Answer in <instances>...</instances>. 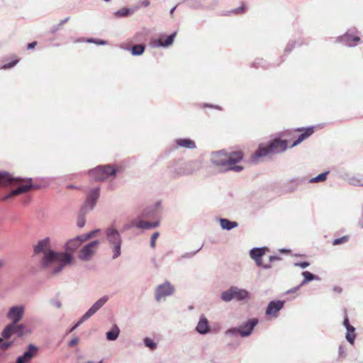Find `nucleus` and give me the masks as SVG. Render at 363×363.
Segmentation results:
<instances>
[{
  "mask_svg": "<svg viewBox=\"0 0 363 363\" xmlns=\"http://www.w3.org/2000/svg\"><path fill=\"white\" fill-rule=\"evenodd\" d=\"M33 252L34 255H38L40 253L43 254L40 261V266L43 269H48L52 264H56L52 270V274H54L60 272L64 267L69 264L72 260V257L69 254H62L52 250L50 249V238L40 240L33 246Z\"/></svg>",
  "mask_w": 363,
  "mask_h": 363,
  "instance_id": "f257e3e1",
  "label": "nucleus"
},
{
  "mask_svg": "<svg viewBox=\"0 0 363 363\" xmlns=\"http://www.w3.org/2000/svg\"><path fill=\"white\" fill-rule=\"evenodd\" d=\"M23 179L19 177H14L6 172H0V186H18L15 189H13L10 193L4 195L2 198V201H8L13 196H18L23 193L28 191L32 188L31 179L28 180V183L23 184Z\"/></svg>",
  "mask_w": 363,
  "mask_h": 363,
  "instance_id": "f03ea898",
  "label": "nucleus"
},
{
  "mask_svg": "<svg viewBox=\"0 0 363 363\" xmlns=\"http://www.w3.org/2000/svg\"><path fill=\"white\" fill-rule=\"evenodd\" d=\"M105 242L112 252V259H116L122 254L123 237L116 228V223H112L104 230Z\"/></svg>",
  "mask_w": 363,
  "mask_h": 363,
  "instance_id": "7ed1b4c3",
  "label": "nucleus"
},
{
  "mask_svg": "<svg viewBox=\"0 0 363 363\" xmlns=\"http://www.w3.org/2000/svg\"><path fill=\"white\" fill-rule=\"evenodd\" d=\"M287 148V141L286 140L275 139L271 141L268 145H260L257 151L251 156V161L254 163H258L261 158L267 156L271 153H280L285 151Z\"/></svg>",
  "mask_w": 363,
  "mask_h": 363,
  "instance_id": "20e7f679",
  "label": "nucleus"
},
{
  "mask_svg": "<svg viewBox=\"0 0 363 363\" xmlns=\"http://www.w3.org/2000/svg\"><path fill=\"white\" fill-rule=\"evenodd\" d=\"M242 159L241 152H233L228 154L225 150H219L211 153V162L218 167L226 169L227 167L230 164H236Z\"/></svg>",
  "mask_w": 363,
  "mask_h": 363,
  "instance_id": "39448f33",
  "label": "nucleus"
},
{
  "mask_svg": "<svg viewBox=\"0 0 363 363\" xmlns=\"http://www.w3.org/2000/svg\"><path fill=\"white\" fill-rule=\"evenodd\" d=\"M199 169L198 162L191 160L186 162L177 161L168 167V171L172 177L177 178L191 175Z\"/></svg>",
  "mask_w": 363,
  "mask_h": 363,
  "instance_id": "423d86ee",
  "label": "nucleus"
},
{
  "mask_svg": "<svg viewBox=\"0 0 363 363\" xmlns=\"http://www.w3.org/2000/svg\"><path fill=\"white\" fill-rule=\"evenodd\" d=\"M116 173V169L110 164L99 165L89 171V176L95 181H104L110 177L115 176Z\"/></svg>",
  "mask_w": 363,
  "mask_h": 363,
  "instance_id": "0eeeda50",
  "label": "nucleus"
},
{
  "mask_svg": "<svg viewBox=\"0 0 363 363\" xmlns=\"http://www.w3.org/2000/svg\"><path fill=\"white\" fill-rule=\"evenodd\" d=\"M174 291V286L169 281H165L155 287V299L157 302L164 301L167 297L173 295Z\"/></svg>",
  "mask_w": 363,
  "mask_h": 363,
  "instance_id": "6e6552de",
  "label": "nucleus"
},
{
  "mask_svg": "<svg viewBox=\"0 0 363 363\" xmlns=\"http://www.w3.org/2000/svg\"><path fill=\"white\" fill-rule=\"evenodd\" d=\"M99 245V241L93 240L88 244L84 245L79 250L78 258L83 262H89L94 257Z\"/></svg>",
  "mask_w": 363,
  "mask_h": 363,
  "instance_id": "1a4fd4ad",
  "label": "nucleus"
},
{
  "mask_svg": "<svg viewBox=\"0 0 363 363\" xmlns=\"http://www.w3.org/2000/svg\"><path fill=\"white\" fill-rule=\"evenodd\" d=\"M99 196L100 189L99 187L90 189L86 195V200L80 211L86 213L92 211L96 204Z\"/></svg>",
  "mask_w": 363,
  "mask_h": 363,
  "instance_id": "9d476101",
  "label": "nucleus"
},
{
  "mask_svg": "<svg viewBox=\"0 0 363 363\" xmlns=\"http://www.w3.org/2000/svg\"><path fill=\"white\" fill-rule=\"evenodd\" d=\"M26 307L23 305H16L11 307L7 313V318L11 320L10 323H18L23 318Z\"/></svg>",
  "mask_w": 363,
  "mask_h": 363,
  "instance_id": "9b49d317",
  "label": "nucleus"
},
{
  "mask_svg": "<svg viewBox=\"0 0 363 363\" xmlns=\"http://www.w3.org/2000/svg\"><path fill=\"white\" fill-rule=\"evenodd\" d=\"M257 323V318L249 319L247 321L239 326V335L242 337L250 336Z\"/></svg>",
  "mask_w": 363,
  "mask_h": 363,
  "instance_id": "f8f14e48",
  "label": "nucleus"
},
{
  "mask_svg": "<svg viewBox=\"0 0 363 363\" xmlns=\"http://www.w3.org/2000/svg\"><path fill=\"white\" fill-rule=\"evenodd\" d=\"M108 296H104L98 299L90 308L84 314V319H89L99 311L108 301Z\"/></svg>",
  "mask_w": 363,
  "mask_h": 363,
  "instance_id": "ddd939ff",
  "label": "nucleus"
},
{
  "mask_svg": "<svg viewBox=\"0 0 363 363\" xmlns=\"http://www.w3.org/2000/svg\"><path fill=\"white\" fill-rule=\"evenodd\" d=\"M38 350V348L35 345L30 344L28 350L22 355L17 357L16 363H28L36 354Z\"/></svg>",
  "mask_w": 363,
  "mask_h": 363,
  "instance_id": "4468645a",
  "label": "nucleus"
},
{
  "mask_svg": "<svg viewBox=\"0 0 363 363\" xmlns=\"http://www.w3.org/2000/svg\"><path fill=\"white\" fill-rule=\"evenodd\" d=\"M195 330L197 333L204 335L211 333V328L207 318L203 315L199 316V322L196 326Z\"/></svg>",
  "mask_w": 363,
  "mask_h": 363,
  "instance_id": "2eb2a0df",
  "label": "nucleus"
},
{
  "mask_svg": "<svg viewBox=\"0 0 363 363\" xmlns=\"http://www.w3.org/2000/svg\"><path fill=\"white\" fill-rule=\"evenodd\" d=\"M306 182V179L303 177H296L291 179L283 184L284 190L286 193L294 192L299 185Z\"/></svg>",
  "mask_w": 363,
  "mask_h": 363,
  "instance_id": "dca6fc26",
  "label": "nucleus"
},
{
  "mask_svg": "<svg viewBox=\"0 0 363 363\" xmlns=\"http://www.w3.org/2000/svg\"><path fill=\"white\" fill-rule=\"evenodd\" d=\"M284 301H270L266 309V314L277 318L278 312L284 307Z\"/></svg>",
  "mask_w": 363,
  "mask_h": 363,
  "instance_id": "f3484780",
  "label": "nucleus"
},
{
  "mask_svg": "<svg viewBox=\"0 0 363 363\" xmlns=\"http://www.w3.org/2000/svg\"><path fill=\"white\" fill-rule=\"evenodd\" d=\"M266 250L267 247H255L250 250V256L257 266L262 265V257L264 255Z\"/></svg>",
  "mask_w": 363,
  "mask_h": 363,
  "instance_id": "a211bd4d",
  "label": "nucleus"
},
{
  "mask_svg": "<svg viewBox=\"0 0 363 363\" xmlns=\"http://www.w3.org/2000/svg\"><path fill=\"white\" fill-rule=\"evenodd\" d=\"M176 33H173L171 35L167 36L165 39L163 38H160L157 40L152 43V46L155 48L163 47L167 48L172 45L174 40L176 36Z\"/></svg>",
  "mask_w": 363,
  "mask_h": 363,
  "instance_id": "6ab92c4d",
  "label": "nucleus"
},
{
  "mask_svg": "<svg viewBox=\"0 0 363 363\" xmlns=\"http://www.w3.org/2000/svg\"><path fill=\"white\" fill-rule=\"evenodd\" d=\"M337 40L339 42L344 43L347 46L352 47L356 45L360 38L358 36H352V35L347 33L342 36L338 37Z\"/></svg>",
  "mask_w": 363,
  "mask_h": 363,
  "instance_id": "aec40b11",
  "label": "nucleus"
},
{
  "mask_svg": "<svg viewBox=\"0 0 363 363\" xmlns=\"http://www.w3.org/2000/svg\"><path fill=\"white\" fill-rule=\"evenodd\" d=\"M234 299L242 301L250 298V293L244 289H240L238 286H233Z\"/></svg>",
  "mask_w": 363,
  "mask_h": 363,
  "instance_id": "412c9836",
  "label": "nucleus"
},
{
  "mask_svg": "<svg viewBox=\"0 0 363 363\" xmlns=\"http://www.w3.org/2000/svg\"><path fill=\"white\" fill-rule=\"evenodd\" d=\"M175 143L180 147H184L189 150H194L196 147V143L194 140L189 138H179L175 140Z\"/></svg>",
  "mask_w": 363,
  "mask_h": 363,
  "instance_id": "4be33fe9",
  "label": "nucleus"
},
{
  "mask_svg": "<svg viewBox=\"0 0 363 363\" xmlns=\"http://www.w3.org/2000/svg\"><path fill=\"white\" fill-rule=\"evenodd\" d=\"M81 245L79 243V239H77L76 238L69 240L66 243V250L67 252L65 254H69L72 257V253L74 252L77 249L79 248V247Z\"/></svg>",
  "mask_w": 363,
  "mask_h": 363,
  "instance_id": "5701e85b",
  "label": "nucleus"
},
{
  "mask_svg": "<svg viewBox=\"0 0 363 363\" xmlns=\"http://www.w3.org/2000/svg\"><path fill=\"white\" fill-rule=\"evenodd\" d=\"M313 132L314 130L313 127L307 128L303 133H301L298 136V139L293 143V144L291 145V147H294L299 145L302 141H303L310 135H311L313 133Z\"/></svg>",
  "mask_w": 363,
  "mask_h": 363,
  "instance_id": "b1692460",
  "label": "nucleus"
},
{
  "mask_svg": "<svg viewBox=\"0 0 363 363\" xmlns=\"http://www.w3.org/2000/svg\"><path fill=\"white\" fill-rule=\"evenodd\" d=\"M220 224L223 230H230L238 226V223L235 221H231L227 218H220Z\"/></svg>",
  "mask_w": 363,
  "mask_h": 363,
  "instance_id": "393cba45",
  "label": "nucleus"
},
{
  "mask_svg": "<svg viewBox=\"0 0 363 363\" xmlns=\"http://www.w3.org/2000/svg\"><path fill=\"white\" fill-rule=\"evenodd\" d=\"M120 329L119 328L115 325L113 326L112 329L106 333V339L109 341H114L116 340L120 334Z\"/></svg>",
  "mask_w": 363,
  "mask_h": 363,
  "instance_id": "a878e982",
  "label": "nucleus"
},
{
  "mask_svg": "<svg viewBox=\"0 0 363 363\" xmlns=\"http://www.w3.org/2000/svg\"><path fill=\"white\" fill-rule=\"evenodd\" d=\"M14 333V324L9 323L2 330L1 337L5 340H8Z\"/></svg>",
  "mask_w": 363,
  "mask_h": 363,
  "instance_id": "bb28decb",
  "label": "nucleus"
},
{
  "mask_svg": "<svg viewBox=\"0 0 363 363\" xmlns=\"http://www.w3.org/2000/svg\"><path fill=\"white\" fill-rule=\"evenodd\" d=\"M132 225L139 229H150V222L139 218L133 219L132 220Z\"/></svg>",
  "mask_w": 363,
  "mask_h": 363,
  "instance_id": "cd10ccee",
  "label": "nucleus"
},
{
  "mask_svg": "<svg viewBox=\"0 0 363 363\" xmlns=\"http://www.w3.org/2000/svg\"><path fill=\"white\" fill-rule=\"evenodd\" d=\"M220 298L224 302H230L234 299L233 286H230L228 290L221 293Z\"/></svg>",
  "mask_w": 363,
  "mask_h": 363,
  "instance_id": "c85d7f7f",
  "label": "nucleus"
},
{
  "mask_svg": "<svg viewBox=\"0 0 363 363\" xmlns=\"http://www.w3.org/2000/svg\"><path fill=\"white\" fill-rule=\"evenodd\" d=\"M302 275L303 277V280L301 283V286H303L306 283L311 281L313 280H318L319 279V277H318L317 276L313 274L312 273H311L308 271H305V272H302Z\"/></svg>",
  "mask_w": 363,
  "mask_h": 363,
  "instance_id": "c756f323",
  "label": "nucleus"
},
{
  "mask_svg": "<svg viewBox=\"0 0 363 363\" xmlns=\"http://www.w3.org/2000/svg\"><path fill=\"white\" fill-rule=\"evenodd\" d=\"M347 330L346 340L351 344L353 345L356 338L355 328L354 327H349Z\"/></svg>",
  "mask_w": 363,
  "mask_h": 363,
  "instance_id": "7c9ffc66",
  "label": "nucleus"
},
{
  "mask_svg": "<svg viewBox=\"0 0 363 363\" xmlns=\"http://www.w3.org/2000/svg\"><path fill=\"white\" fill-rule=\"evenodd\" d=\"M134 12V9H130L128 8H123L120 10L116 11L114 13V16L116 18H121V17H127L132 14Z\"/></svg>",
  "mask_w": 363,
  "mask_h": 363,
  "instance_id": "2f4dec72",
  "label": "nucleus"
},
{
  "mask_svg": "<svg viewBox=\"0 0 363 363\" xmlns=\"http://www.w3.org/2000/svg\"><path fill=\"white\" fill-rule=\"evenodd\" d=\"M143 343H144V345L146 347H147L148 349H150V350H155L157 347V343L155 342L150 337H145L143 339Z\"/></svg>",
  "mask_w": 363,
  "mask_h": 363,
  "instance_id": "473e14b6",
  "label": "nucleus"
},
{
  "mask_svg": "<svg viewBox=\"0 0 363 363\" xmlns=\"http://www.w3.org/2000/svg\"><path fill=\"white\" fill-rule=\"evenodd\" d=\"M145 51V45L138 44L132 47L131 54L135 56L141 55Z\"/></svg>",
  "mask_w": 363,
  "mask_h": 363,
  "instance_id": "72a5a7b5",
  "label": "nucleus"
},
{
  "mask_svg": "<svg viewBox=\"0 0 363 363\" xmlns=\"http://www.w3.org/2000/svg\"><path fill=\"white\" fill-rule=\"evenodd\" d=\"M328 174H329L328 171L323 172V173L320 174L319 175L309 180V182L310 183H318V182H324L325 180H326L327 176Z\"/></svg>",
  "mask_w": 363,
  "mask_h": 363,
  "instance_id": "f704fd0d",
  "label": "nucleus"
},
{
  "mask_svg": "<svg viewBox=\"0 0 363 363\" xmlns=\"http://www.w3.org/2000/svg\"><path fill=\"white\" fill-rule=\"evenodd\" d=\"M87 214L86 213L82 212V211H79L78 218H77V226L79 228H82L84 226L86 223L85 216Z\"/></svg>",
  "mask_w": 363,
  "mask_h": 363,
  "instance_id": "c9c22d12",
  "label": "nucleus"
},
{
  "mask_svg": "<svg viewBox=\"0 0 363 363\" xmlns=\"http://www.w3.org/2000/svg\"><path fill=\"white\" fill-rule=\"evenodd\" d=\"M25 328V325L23 324H18V323H15L14 324V330H15V333H17L18 336L19 337H21L23 336V329Z\"/></svg>",
  "mask_w": 363,
  "mask_h": 363,
  "instance_id": "e433bc0d",
  "label": "nucleus"
},
{
  "mask_svg": "<svg viewBox=\"0 0 363 363\" xmlns=\"http://www.w3.org/2000/svg\"><path fill=\"white\" fill-rule=\"evenodd\" d=\"M349 240V236L348 235H345L342 238H336L335 240H333V245H341L342 243H345L348 241Z\"/></svg>",
  "mask_w": 363,
  "mask_h": 363,
  "instance_id": "4c0bfd02",
  "label": "nucleus"
},
{
  "mask_svg": "<svg viewBox=\"0 0 363 363\" xmlns=\"http://www.w3.org/2000/svg\"><path fill=\"white\" fill-rule=\"evenodd\" d=\"M239 334V327L238 328H230L225 332V335L228 336H237Z\"/></svg>",
  "mask_w": 363,
  "mask_h": 363,
  "instance_id": "58836bf2",
  "label": "nucleus"
},
{
  "mask_svg": "<svg viewBox=\"0 0 363 363\" xmlns=\"http://www.w3.org/2000/svg\"><path fill=\"white\" fill-rule=\"evenodd\" d=\"M160 235V233L159 232H155L152 236H151V239H150V247L152 248H155V246H156V240L158 238Z\"/></svg>",
  "mask_w": 363,
  "mask_h": 363,
  "instance_id": "ea45409f",
  "label": "nucleus"
},
{
  "mask_svg": "<svg viewBox=\"0 0 363 363\" xmlns=\"http://www.w3.org/2000/svg\"><path fill=\"white\" fill-rule=\"evenodd\" d=\"M242 169L243 167L242 166L236 165L235 164H230V165L229 164L228 167H227L226 168L227 170H233L235 172H240L241 170H242Z\"/></svg>",
  "mask_w": 363,
  "mask_h": 363,
  "instance_id": "a19ab883",
  "label": "nucleus"
},
{
  "mask_svg": "<svg viewBox=\"0 0 363 363\" xmlns=\"http://www.w3.org/2000/svg\"><path fill=\"white\" fill-rule=\"evenodd\" d=\"M50 303L52 306L57 308H60L62 307V302L57 298L51 299Z\"/></svg>",
  "mask_w": 363,
  "mask_h": 363,
  "instance_id": "79ce46f5",
  "label": "nucleus"
},
{
  "mask_svg": "<svg viewBox=\"0 0 363 363\" xmlns=\"http://www.w3.org/2000/svg\"><path fill=\"white\" fill-rule=\"evenodd\" d=\"M84 318V315L80 318V319L79 320V321L73 326L72 327L69 332L71 333L72 331H74L76 328H77L82 323H83L84 322H85L86 320H87L88 319H83Z\"/></svg>",
  "mask_w": 363,
  "mask_h": 363,
  "instance_id": "37998d69",
  "label": "nucleus"
},
{
  "mask_svg": "<svg viewBox=\"0 0 363 363\" xmlns=\"http://www.w3.org/2000/svg\"><path fill=\"white\" fill-rule=\"evenodd\" d=\"M88 42L89 43H94L97 45H106V41L104 40H98V39H89L88 40Z\"/></svg>",
  "mask_w": 363,
  "mask_h": 363,
  "instance_id": "c03bdc74",
  "label": "nucleus"
},
{
  "mask_svg": "<svg viewBox=\"0 0 363 363\" xmlns=\"http://www.w3.org/2000/svg\"><path fill=\"white\" fill-rule=\"evenodd\" d=\"M18 62V60H13L9 63H7V64H5L4 65L1 69H9V68H11L13 67V66H15L16 65V63Z\"/></svg>",
  "mask_w": 363,
  "mask_h": 363,
  "instance_id": "a18cd8bd",
  "label": "nucleus"
},
{
  "mask_svg": "<svg viewBox=\"0 0 363 363\" xmlns=\"http://www.w3.org/2000/svg\"><path fill=\"white\" fill-rule=\"evenodd\" d=\"M12 345V342H4L3 341L1 344H0V349L5 350L11 347Z\"/></svg>",
  "mask_w": 363,
  "mask_h": 363,
  "instance_id": "49530a36",
  "label": "nucleus"
},
{
  "mask_svg": "<svg viewBox=\"0 0 363 363\" xmlns=\"http://www.w3.org/2000/svg\"><path fill=\"white\" fill-rule=\"evenodd\" d=\"M294 265L296 267H299L302 269H305V268L308 267L310 265V264L308 262H296L294 264Z\"/></svg>",
  "mask_w": 363,
  "mask_h": 363,
  "instance_id": "de8ad7c7",
  "label": "nucleus"
},
{
  "mask_svg": "<svg viewBox=\"0 0 363 363\" xmlns=\"http://www.w3.org/2000/svg\"><path fill=\"white\" fill-rule=\"evenodd\" d=\"M86 236H87V234H84V235H81L76 237V238L79 239V243L82 245V242L89 240V238H86Z\"/></svg>",
  "mask_w": 363,
  "mask_h": 363,
  "instance_id": "09e8293b",
  "label": "nucleus"
},
{
  "mask_svg": "<svg viewBox=\"0 0 363 363\" xmlns=\"http://www.w3.org/2000/svg\"><path fill=\"white\" fill-rule=\"evenodd\" d=\"M79 338L77 337H75L69 342L68 345L69 347H74V345L79 343Z\"/></svg>",
  "mask_w": 363,
  "mask_h": 363,
  "instance_id": "8fccbe9b",
  "label": "nucleus"
},
{
  "mask_svg": "<svg viewBox=\"0 0 363 363\" xmlns=\"http://www.w3.org/2000/svg\"><path fill=\"white\" fill-rule=\"evenodd\" d=\"M294 46H295V42H294V41L289 42V43L287 44V45H286V48H285V51H286V52H290L291 50H293V48H294Z\"/></svg>",
  "mask_w": 363,
  "mask_h": 363,
  "instance_id": "3c124183",
  "label": "nucleus"
},
{
  "mask_svg": "<svg viewBox=\"0 0 363 363\" xmlns=\"http://www.w3.org/2000/svg\"><path fill=\"white\" fill-rule=\"evenodd\" d=\"M99 229H96L94 230L90 231L89 233H86L87 236L86 238H89V239L94 236H95L98 233H99Z\"/></svg>",
  "mask_w": 363,
  "mask_h": 363,
  "instance_id": "603ef678",
  "label": "nucleus"
},
{
  "mask_svg": "<svg viewBox=\"0 0 363 363\" xmlns=\"http://www.w3.org/2000/svg\"><path fill=\"white\" fill-rule=\"evenodd\" d=\"M150 1L149 0H142L139 2V6L137 7V9L139 7V6H143V7H147L150 6Z\"/></svg>",
  "mask_w": 363,
  "mask_h": 363,
  "instance_id": "864d4df0",
  "label": "nucleus"
},
{
  "mask_svg": "<svg viewBox=\"0 0 363 363\" xmlns=\"http://www.w3.org/2000/svg\"><path fill=\"white\" fill-rule=\"evenodd\" d=\"M343 325H344V326L345 327L346 329L348 328L349 327H352V325H351L350 324L349 318H348V317L347 316L346 314L345 315Z\"/></svg>",
  "mask_w": 363,
  "mask_h": 363,
  "instance_id": "5fc2aeb1",
  "label": "nucleus"
},
{
  "mask_svg": "<svg viewBox=\"0 0 363 363\" xmlns=\"http://www.w3.org/2000/svg\"><path fill=\"white\" fill-rule=\"evenodd\" d=\"M160 225L159 221L150 222V229L155 228Z\"/></svg>",
  "mask_w": 363,
  "mask_h": 363,
  "instance_id": "6e6d98bb",
  "label": "nucleus"
},
{
  "mask_svg": "<svg viewBox=\"0 0 363 363\" xmlns=\"http://www.w3.org/2000/svg\"><path fill=\"white\" fill-rule=\"evenodd\" d=\"M301 284H300V285H298V286H296V287H294V288H292V289H291L288 290V291H286V293H287V294L295 293L296 291H297L300 289V287H301Z\"/></svg>",
  "mask_w": 363,
  "mask_h": 363,
  "instance_id": "4d7b16f0",
  "label": "nucleus"
},
{
  "mask_svg": "<svg viewBox=\"0 0 363 363\" xmlns=\"http://www.w3.org/2000/svg\"><path fill=\"white\" fill-rule=\"evenodd\" d=\"M269 262H274V261H278V260H280L281 258L278 256H270L269 258Z\"/></svg>",
  "mask_w": 363,
  "mask_h": 363,
  "instance_id": "13d9d810",
  "label": "nucleus"
},
{
  "mask_svg": "<svg viewBox=\"0 0 363 363\" xmlns=\"http://www.w3.org/2000/svg\"><path fill=\"white\" fill-rule=\"evenodd\" d=\"M339 354H340V356L345 355V348L342 346L339 347Z\"/></svg>",
  "mask_w": 363,
  "mask_h": 363,
  "instance_id": "bf43d9fd",
  "label": "nucleus"
},
{
  "mask_svg": "<svg viewBox=\"0 0 363 363\" xmlns=\"http://www.w3.org/2000/svg\"><path fill=\"white\" fill-rule=\"evenodd\" d=\"M36 45H37L36 42L30 43L28 44L27 48L28 50L33 49L35 47Z\"/></svg>",
  "mask_w": 363,
  "mask_h": 363,
  "instance_id": "052dcab7",
  "label": "nucleus"
},
{
  "mask_svg": "<svg viewBox=\"0 0 363 363\" xmlns=\"http://www.w3.org/2000/svg\"><path fill=\"white\" fill-rule=\"evenodd\" d=\"M196 254V252H194V253H186L184 255H182V257L183 258H191L194 255Z\"/></svg>",
  "mask_w": 363,
  "mask_h": 363,
  "instance_id": "680f3d73",
  "label": "nucleus"
},
{
  "mask_svg": "<svg viewBox=\"0 0 363 363\" xmlns=\"http://www.w3.org/2000/svg\"><path fill=\"white\" fill-rule=\"evenodd\" d=\"M245 11L244 6L239 7L235 10V13H242Z\"/></svg>",
  "mask_w": 363,
  "mask_h": 363,
  "instance_id": "e2e57ef3",
  "label": "nucleus"
},
{
  "mask_svg": "<svg viewBox=\"0 0 363 363\" xmlns=\"http://www.w3.org/2000/svg\"><path fill=\"white\" fill-rule=\"evenodd\" d=\"M261 267H263L264 269H270V268L272 267V265H271V264H270V263H269V264H264L262 263V265Z\"/></svg>",
  "mask_w": 363,
  "mask_h": 363,
  "instance_id": "0e129e2a",
  "label": "nucleus"
},
{
  "mask_svg": "<svg viewBox=\"0 0 363 363\" xmlns=\"http://www.w3.org/2000/svg\"><path fill=\"white\" fill-rule=\"evenodd\" d=\"M354 185L363 186V180L362 181H357L356 183H354Z\"/></svg>",
  "mask_w": 363,
  "mask_h": 363,
  "instance_id": "69168bd1",
  "label": "nucleus"
},
{
  "mask_svg": "<svg viewBox=\"0 0 363 363\" xmlns=\"http://www.w3.org/2000/svg\"><path fill=\"white\" fill-rule=\"evenodd\" d=\"M68 20H69V18H66L65 19L61 20L59 26H62V24L65 23L66 22L68 21Z\"/></svg>",
  "mask_w": 363,
  "mask_h": 363,
  "instance_id": "338daca9",
  "label": "nucleus"
},
{
  "mask_svg": "<svg viewBox=\"0 0 363 363\" xmlns=\"http://www.w3.org/2000/svg\"><path fill=\"white\" fill-rule=\"evenodd\" d=\"M5 261L2 259H0V269L4 266Z\"/></svg>",
  "mask_w": 363,
  "mask_h": 363,
  "instance_id": "774afa93",
  "label": "nucleus"
}]
</instances>
